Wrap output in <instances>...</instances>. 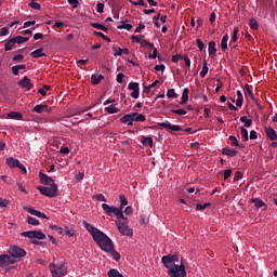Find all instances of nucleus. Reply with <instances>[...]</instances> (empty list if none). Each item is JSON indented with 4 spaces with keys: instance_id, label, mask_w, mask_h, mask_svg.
<instances>
[{
    "instance_id": "obj_1",
    "label": "nucleus",
    "mask_w": 277,
    "mask_h": 277,
    "mask_svg": "<svg viewBox=\"0 0 277 277\" xmlns=\"http://www.w3.org/2000/svg\"><path fill=\"white\" fill-rule=\"evenodd\" d=\"M85 230H88L89 235H91L93 241L96 242L100 249L103 252H109L114 248V241L107 234L103 233L101 229L96 228L92 224L88 223L87 221L82 222Z\"/></svg>"
},
{
    "instance_id": "obj_2",
    "label": "nucleus",
    "mask_w": 277,
    "mask_h": 277,
    "mask_svg": "<svg viewBox=\"0 0 277 277\" xmlns=\"http://www.w3.org/2000/svg\"><path fill=\"white\" fill-rule=\"evenodd\" d=\"M162 264L168 268L167 274L170 277H186L187 271L183 261L179 262L177 254L163 255L161 258Z\"/></svg>"
},
{
    "instance_id": "obj_3",
    "label": "nucleus",
    "mask_w": 277,
    "mask_h": 277,
    "mask_svg": "<svg viewBox=\"0 0 277 277\" xmlns=\"http://www.w3.org/2000/svg\"><path fill=\"white\" fill-rule=\"evenodd\" d=\"M102 209H103L104 213L106 215H108L109 217L115 215L117 217V220H127V217L124 216V211H122V208H118V207L109 206L107 203H103Z\"/></svg>"
},
{
    "instance_id": "obj_4",
    "label": "nucleus",
    "mask_w": 277,
    "mask_h": 277,
    "mask_svg": "<svg viewBox=\"0 0 277 277\" xmlns=\"http://www.w3.org/2000/svg\"><path fill=\"white\" fill-rule=\"evenodd\" d=\"M37 189L42 196H47L48 198H55L57 196V184L55 183L49 186H38Z\"/></svg>"
},
{
    "instance_id": "obj_5",
    "label": "nucleus",
    "mask_w": 277,
    "mask_h": 277,
    "mask_svg": "<svg viewBox=\"0 0 277 277\" xmlns=\"http://www.w3.org/2000/svg\"><path fill=\"white\" fill-rule=\"evenodd\" d=\"M9 254L10 256H12V261H15L14 263H16V261H21V259L27 256V251H25V249L17 247V246H13L9 249Z\"/></svg>"
},
{
    "instance_id": "obj_6",
    "label": "nucleus",
    "mask_w": 277,
    "mask_h": 277,
    "mask_svg": "<svg viewBox=\"0 0 277 277\" xmlns=\"http://www.w3.org/2000/svg\"><path fill=\"white\" fill-rule=\"evenodd\" d=\"M129 219L127 220H118L117 227L121 235L126 237H133V229L129 228Z\"/></svg>"
},
{
    "instance_id": "obj_7",
    "label": "nucleus",
    "mask_w": 277,
    "mask_h": 277,
    "mask_svg": "<svg viewBox=\"0 0 277 277\" xmlns=\"http://www.w3.org/2000/svg\"><path fill=\"white\" fill-rule=\"evenodd\" d=\"M22 237H27L28 239H47V235L40 230H28V232H23Z\"/></svg>"
},
{
    "instance_id": "obj_8",
    "label": "nucleus",
    "mask_w": 277,
    "mask_h": 277,
    "mask_svg": "<svg viewBox=\"0 0 277 277\" xmlns=\"http://www.w3.org/2000/svg\"><path fill=\"white\" fill-rule=\"evenodd\" d=\"M50 272L52 274V277L66 276V269L64 268V265H55V264L51 263Z\"/></svg>"
},
{
    "instance_id": "obj_9",
    "label": "nucleus",
    "mask_w": 277,
    "mask_h": 277,
    "mask_svg": "<svg viewBox=\"0 0 277 277\" xmlns=\"http://www.w3.org/2000/svg\"><path fill=\"white\" fill-rule=\"evenodd\" d=\"M128 90H132L131 93L132 98H140V83L137 82H130L128 85Z\"/></svg>"
},
{
    "instance_id": "obj_10",
    "label": "nucleus",
    "mask_w": 277,
    "mask_h": 277,
    "mask_svg": "<svg viewBox=\"0 0 277 277\" xmlns=\"http://www.w3.org/2000/svg\"><path fill=\"white\" fill-rule=\"evenodd\" d=\"M32 111H35V114H43V111H45V114H51V107L44 104H37L32 108Z\"/></svg>"
},
{
    "instance_id": "obj_11",
    "label": "nucleus",
    "mask_w": 277,
    "mask_h": 277,
    "mask_svg": "<svg viewBox=\"0 0 277 277\" xmlns=\"http://www.w3.org/2000/svg\"><path fill=\"white\" fill-rule=\"evenodd\" d=\"M14 263L15 261L9 254L0 255V267H3V265H14Z\"/></svg>"
},
{
    "instance_id": "obj_12",
    "label": "nucleus",
    "mask_w": 277,
    "mask_h": 277,
    "mask_svg": "<svg viewBox=\"0 0 277 277\" xmlns=\"http://www.w3.org/2000/svg\"><path fill=\"white\" fill-rule=\"evenodd\" d=\"M39 177H40V183H42L43 185H53V183H55V180L52 179L51 176L47 175L45 173L40 172L39 173Z\"/></svg>"
},
{
    "instance_id": "obj_13",
    "label": "nucleus",
    "mask_w": 277,
    "mask_h": 277,
    "mask_svg": "<svg viewBox=\"0 0 277 277\" xmlns=\"http://www.w3.org/2000/svg\"><path fill=\"white\" fill-rule=\"evenodd\" d=\"M159 127H162V129H170V131H181V126L179 124H174L172 126V123H170V121H166V122H160L158 123Z\"/></svg>"
},
{
    "instance_id": "obj_14",
    "label": "nucleus",
    "mask_w": 277,
    "mask_h": 277,
    "mask_svg": "<svg viewBox=\"0 0 277 277\" xmlns=\"http://www.w3.org/2000/svg\"><path fill=\"white\" fill-rule=\"evenodd\" d=\"M26 211L30 213V215H35L36 217H41V220H48L47 214L34 209V208H26Z\"/></svg>"
},
{
    "instance_id": "obj_15",
    "label": "nucleus",
    "mask_w": 277,
    "mask_h": 277,
    "mask_svg": "<svg viewBox=\"0 0 277 277\" xmlns=\"http://www.w3.org/2000/svg\"><path fill=\"white\" fill-rule=\"evenodd\" d=\"M18 87L24 88L25 90H31V80L26 76L18 82Z\"/></svg>"
},
{
    "instance_id": "obj_16",
    "label": "nucleus",
    "mask_w": 277,
    "mask_h": 277,
    "mask_svg": "<svg viewBox=\"0 0 277 277\" xmlns=\"http://www.w3.org/2000/svg\"><path fill=\"white\" fill-rule=\"evenodd\" d=\"M43 51L44 49L42 48L37 49L30 53V57H32V60H38V57H47V54Z\"/></svg>"
},
{
    "instance_id": "obj_17",
    "label": "nucleus",
    "mask_w": 277,
    "mask_h": 277,
    "mask_svg": "<svg viewBox=\"0 0 277 277\" xmlns=\"http://www.w3.org/2000/svg\"><path fill=\"white\" fill-rule=\"evenodd\" d=\"M265 133L267 135V137H269V140H272V142H276L277 140V133L276 130H274V128H265Z\"/></svg>"
},
{
    "instance_id": "obj_18",
    "label": "nucleus",
    "mask_w": 277,
    "mask_h": 277,
    "mask_svg": "<svg viewBox=\"0 0 277 277\" xmlns=\"http://www.w3.org/2000/svg\"><path fill=\"white\" fill-rule=\"evenodd\" d=\"M113 51H114L115 57H120V55H122V53H124V55H129V49H127V48L121 49V48L113 47Z\"/></svg>"
},
{
    "instance_id": "obj_19",
    "label": "nucleus",
    "mask_w": 277,
    "mask_h": 277,
    "mask_svg": "<svg viewBox=\"0 0 277 277\" xmlns=\"http://www.w3.org/2000/svg\"><path fill=\"white\" fill-rule=\"evenodd\" d=\"M132 120L133 122H146V116L140 113H132Z\"/></svg>"
},
{
    "instance_id": "obj_20",
    "label": "nucleus",
    "mask_w": 277,
    "mask_h": 277,
    "mask_svg": "<svg viewBox=\"0 0 277 277\" xmlns=\"http://www.w3.org/2000/svg\"><path fill=\"white\" fill-rule=\"evenodd\" d=\"M120 122L122 124H128V127H133V117L131 114L124 115L121 119Z\"/></svg>"
},
{
    "instance_id": "obj_21",
    "label": "nucleus",
    "mask_w": 277,
    "mask_h": 277,
    "mask_svg": "<svg viewBox=\"0 0 277 277\" xmlns=\"http://www.w3.org/2000/svg\"><path fill=\"white\" fill-rule=\"evenodd\" d=\"M208 53L210 57H215V53H217V49L215 48V41H210L208 45Z\"/></svg>"
},
{
    "instance_id": "obj_22",
    "label": "nucleus",
    "mask_w": 277,
    "mask_h": 277,
    "mask_svg": "<svg viewBox=\"0 0 277 277\" xmlns=\"http://www.w3.org/2000/svg\"><path fill=\"white\" fill-rule=\"evenodd\" d=\"M6 118H9L10 120H23V114L17 111H10L6 115Z\"/></svg>"
},
{
    "instance_id": "obj_23",
    "label": "nucleus",
    "mask_w": 277,
    "mask_h": 277,
    "mask_svg": "<svg viewBox=\"0 0 277 277\" xmlns=\"http://www.w3.org/2000/svg\"><path fill=\"white\" fill-rule=\"evenodd\" d=\"M19 163L21 161L14 157H10L6 159V166H9V168H18Z\"/></svg>"
},
{
    "instance_id": "obj_24",
    "label": "nucleus",
    "mask_w": 277,
    "mask_h": 277,
    "mask_svg": "<svg viewBox=\"0 0 277 277\" xmlns=\"http://www.w3.org/2000/svg\"><path fill=\"white\" fill-rule=\"evenodd\" d=\"M223 155H226L227 157H236L237 150L230 148V147H224L222 150Z\"/></svg>"
},
{
    "instance_id": "obj_25",
    "label": "nucleus",
    "mask_w": 277,
    "mask_h": 277,
    "mask_svg": "<svg viewBox=\"0 0 277 277\" xmlns=\"http://www.w3.org/2000/svg\"><path fill=\"white\" fill-rule=\"evenodd\" d=\"M251 202L255 203V209H262V207L267 209V205H265V202L259 198H251Z\"/></svg>"
},
{
    "instance_id": "obj_26",
    "label": "nucleus",
    "mask_w": 277,
    "mask_h": 277,
    "mask_svg": "<svg viewBox=\"0 0 277 277\" xmlns=\"http://www.w3.org/2000/svg\"><path fill=\"white\" fill-rule=\"evenodd\" d=\"M141 142H142L143 146H148L149 148H153V137L142 136Z\"/></svg>"
},
{
    "instance_id": "obj_27",
    "label": "nucleus",
    "mask_w": 277,
    "mask_h": 277,
    "mask_svg": "<svg viewBox=\"0 0 277 277\" xmlns=\"http://www.w3.org/2000/svg\"><path fill=\"white\" fill-rule=\"evenodd\" d=\"M107 276L108 277H124V275H122L120 273V271L116 269V268H111L107 272Z\"/></svg>"
},
{
    "instance_id": "obj_28",
    "label": "nucleus",
    "mask_w": 277,
    "mask_h": 277,
    "mask_svg": "<svg viewBox=\"0 0 277 277\" xmlns=\"http://www.w3.org/2000/svg\"><path fill=\"white\" fill-rule=\"evenodd\" d=\"M14 47H16V41H14V39H10L4 44V51H12V49H14Z\"/></svg>"
},
{
    "instance_id": "obj_29",
    "label": "nucleus",
    "mask_w": 277,
    "mask_h": 277,
    "mask_svg": "<svg viewBox=\"0 0 277 277\" xmlns=\"http://www.w3.org/2000/svg\"><path fill=\"white\" fill-rule=\"evenodd\" d=\"M13 40L15 41V44H23L25 42H29V37L17 36L13 38Z\"/></svg>"
},
{
    "instance_id": "obj_30",
    "label": "nucleus",
    "mask_w": 277,
    "mask_h": 277,
    "mask_svg": "<svg viewBox=\"0 0 277 277\" xmlns=\"http://www.w3.org/2000/svg\"><path fill=\"white\" fill-rule=\"evenodd\" d=\"M91 81L93 85H98V83L103 81V75H92Z\"/></svg>"
},
{
    "instance_id": "obj_31",
    "label": "nucleus",
    "mask_w": 277,
    "mask_h": 277,
    "mask_svg": "<svg viewBox=\"0 0 277 277\" xmlns=\"http://www.w3.org/2000/svg\"><path fill=\"white\" fill-rule=\"evenodd\" d=\"M189 101V89H184L182 93V105H185Z\"/></svg>"
},
{
    "instance_id": "obj_32",
    "label": "nucleus",
    "mask_w": 277,
    "mask_h": 277,
    "mask_svg": "<svg viewBox=\"0 0 277 277\" xmlns=\"http://www.w3.org/2000/svg\"><path fill=\"white\" fill-rule=\"evenodd\" d=\"M119 200H120L119 209H121V211H122V209H124V207H127L129 205V200L127 199V196H124V195H120Z\"/></svg>"
},
{
    "instance_id": "obj_33",
    "label": "nucleus",
    "mask_w": 277,
    "mask_h": 277,
    "mask_svg": "<svg viewBox=\"0 0 277 277\" xmlns=\"http://www.w3.org/2000/svg\"><path fill=\"white\" fill-rule=\"evenodd\" d=\"M221 49L222 51H226L228 49V35H225L223 38H222V41H221Z\"/></svg>"
},
{
    "instance_id": "obj_34",
    "label": "nucleus",
    "mask_w": 277,
    "mask_h": 277,
    "mask_svg": "<svg viewBox=\"0 0 277 277\" xmlns=\"http://www.w3.org/2000/svg\"><path fill=\"white\" fill-rule=\"evenodd\" d=\"M106 252H109L110 256H113V259L115 261H120V253H118V251H116L114 245H113V249L110 251H106Z\"/></svg>"
},
{
    "instance_id": "obj_35",
    "label": "nucleus",
    "mask_w": 277,
    "mask_h": 277,
    "mask_svg": "<svg viewBox=\"0 0 277 277\" xmlns=\"http://www.w3.org/2000/svg\"><path fill=\"white\" fill-rule=\"evenodd\" d=\"M105 111H107V114H118L120 108H117L114 104H111L105 108Z\"/></svg>"
},
{
    "instance_id": "obj_36",
    "label": "nucleus",
    "mask_w": 277,
    "mask_h": 277,
    "mask_svg": "<svg viewBox=\"0 0 277 277\" xmlns=\"http://www.w3.org/2000/svg\"><path fill=\"white\" fill-rule=\"evenodd\" d=\"M209 75V66H207V61L203 62L202 70L200 71L201 79H205Z\"/></svg>"
},
{
    "instance_id": "obj_37",
    "label": "nucleus",
    "mask_w": 277,
    "mask_h": 277,
    "mask_svg": "<svg viewBox=\"0 0 277 277\" xmlns=\"http://www.w3.org/2000/svg\"><path fill=\"white\" fill-rule=\"evenodd\" d=\"M240 122H243L247 129H249V127H252V119H248L247 116L240 117Z\"/></svg>"
},
{
    "instance_id": "obj_38",
    "label": "nucleus",
    "mask_w": 277,
    "mask_h": 277,
    "mask_svg": "<svg viewBox=\"0 0 277 277\" xmlns=\"http://www.w3.org/2000/svg\"><path fill=\"white\" fill-rule=\"evenodd\" d=\"M91 27H94V29H101V31H107V27L101 23H91Z\"/></svg>"
},
{
    "instance_id": "obj_39",
    "label": "nucleus",
    "mask_w": 277,
    "mask_h": 277,
    "mask_svg": "<svg viewBox=\"0 0 277 277\" xmlns=\"http://www.w3.org/2000/svg\"><path fill=\"white\" fill-rule=\"evenodd\" d=\"M10 207V200L0 197V209H8Z\"/></svg>"
},
{
    "instance_id": "obj_40",
    "label": "nucleus",
    "mask_w": 277,
    "mask_h": 277,
    "mask_svg": "<svg viewBox=\"0 0 277 277\" xmlns=\"http://www.w3.org/2000/svg\"><path fill=\"white\" fill-rule=\"evenodd\" d=\"M117 29H127V31H131V29H133V25L122 22V24L119 25Z\"/></svg>"
},
{
    "instance_id": "obj_41",
    "label": "nucleus",
    "mask_w": 277,
    "mask_h": 277,
    "mask_svg": "<svg viewBox=\"0 0 277 277\" xmlns=\"http://www.w3.org/2000/svg\"><path fill=\"white\" fill-rule=\"evenodd\" d=\"M51 90V87L44 84L41 89L38 90V93L41 94V96H47V92Z\"/></svg>"
},
{
    "instance_id": "obj_42",
    "label": "nucleus",
    "mask_w": 277,
    "mask_h": 277,
    "mask_svg": "<svg viewBox=\"0 0 277 277\" xmlns=\"http://www.w3.org/2000/svg\"><path fill=\"white\" fill-rule=\"evenodd\" d=\"M171 114H174L175 116H185L187 114V110L181 108V109H172Z\"/></svg>"
},
{
    "instance_id": "obj_43",
    "label": "nucleus",
    "mask_w": 277,
    "mask_h": 277,
    "mask_svg": "<svg viewBox=\"0 0 277 277\" xmlns=\"http://www.w3.org/2000/svg\"><path fill=\"white\" fill-rule=\"evenodd\" d=\"M168 98H176L179 94H176V91L174 89H169L167 91Z\"/></svg>"
},
{
    "instance_id": "obj_44",
    "label": "nucleus",
    "mask_w": 277,
    "mask_h": 277,
    "mask_svg": "<svg viewBox=\"0 0 277 277\" xmlns=\"http://www.w3.org/2000/svg\"><path fill=\"white\" fill-rule=\"evenodd\" d=\"M27 222L28 224H31V226H38L40 224V221L34 216H28Z\"/></svg>"
},
{
    "instance_id": "obj_45",
    "label": "nucleus",
    "mask_w": 277,
    "mask_h": 277,
    "mask_svg": "<svg viewBox=\"0 0 277 277\" xmlns=\"http://www.w3.org/2000/svg\"><path fill=\"white\" fill-rule=\"evenodd\" d=\"M94 200H97L98 202H107V198H105V195L97 194L93 196Z\"/></svg>"
},
{
    "instance_id": "obj_46",
    "label": "nucleus",
    "mask_w": 277,
    "mask_h": 277,
    "mask_svg": "<svg viewBox=\"0 0 277 277\" xmlns=\"http://www.w3.org/2000/svg\"><path fill=\"white\" fill-rule=\"evenodd\" d=\"M240 135L245 142H248V130L245 127L240 128Z\"/></svg>"
},
{
    "instance_id": "obj_47",
    "label": "nucleus",
    "mask_w": 277,
    "mask_h": 277,
    "mask_svg": "<svg viewBox=\"0 0 277 277\" xmlns=\"http://www.w3.org/2000/svg\"><path fill=\"white\" fill-rule=\"evenodd\" d=\"M245 94L246 96H250V98H254V94L252 93V90H250V85L245 84Z\"/></svg>"
},
{
    "instance_id": "obj_48",
    "label": "nucleus",
    "mask_w": 277,
    "mask_h": 277,
    "mask_svg": "<svg viewBox=\"0 0 277 277\" xmlns=\"http://www.w3.org/2000/svg\"><path fill=\"white\" fill-rule=\"evenodd\" d=\"M207 207H211L210 202H206V203H198L196 206L197 211H203V209H207Z\"/></svg>"
},
{
    "instance_id": "obj_49",
    "label": "nucleus",
    "mask_w": 277,
    "mask_h": 277,
    "mask_svg": "<svg viewBox=\"0 0 277 277\" xmlns=\"http://www.w3.org/2000/svg\"><path fill=\"white\" fill-rule=\"evenodd\" d=\"M51 230H57L58 235H64V228L57 226V225H50Z\"/></svg>"
},
{
    "instance_id": "obj_50",
    "label": "nucleus",
    "mask_w": 277,
    "mask_h": 277,
    "mask_svg": "<svg viewBox=\"0 0 277 277\" xmlns=\"http://www.w3.org/2000/svg\"><path fill=\"white\" fill-rule=\"evenodd\" d=\"M239 35V28L235 27L233 31L232 42H237L239 38L237 37Z\"/></svg>"
},
{
    "instance_id": "obj_51",
    "label": "nucleus",
    "mask_w": 277,
    "mask_h": 277,
    "mask_svg": "<svg viewBox=\"0 0 277 277\" xmlns=\"http://www.w3.org/2000/svg\"><path fill=\"white\" fill-rule=\"evenodd\" d=\"M249 26L251 29H259V22H256V19H250Z\"/></svg>"
},
{
    "instance_id": "obj_52",
    "label": "nucleus",
    "mask_w": 277,
    "mask_h": 277,
    "mask_svg": "<svg viewBox=\"0 0 277 277\" xmlns=\"http://www.w3.org/2000/svg\"><path fill=\"white\" fill-rule=\"evenodd\" d=\"M230 174H233V170L226 169V170L224 171V173H223V179H224V181H227V179L230 177Z\"/></svg>"
},
{
    "instance_id": "obj_53",
    "label": "nucleus",
    "mask_w": 277,
    "mask_h": 277,
    "mask_svg": "<svg viewBox=\"0 0 277 277\" xmlns=\"http://www.w3.org/2000/svg\"><path fill=\"white\" fill-rule=\"evenodd\" d=\"M196 42L199 51H202L205 49V41H202V39H197Z\"/></svg>"
},
{
    "instance_id": "obj_54",
    "label": "nucleus",
    "mask_w": 277,
    "mask_h": 277,
    "mask_svg": "<svg viewBox=\"0 0 277 277\" xmlns=\"http://www.w3.org/2000/svg\"><path fill=\"white\" fill-rule=\"evenodd\" d=\"M229 141L232 142L233 146H239V141L237 140V136L230 135Z\"/></svg>"
},
{
    "instance_id": "obj_55",
    "label": "nucleus",
    "mask_w": 277,
    "mask_h": 277,
    "mask_svg": "<svg viewBox=\"0 0 277 277\" xmlns=\"http://www.w3.org/2000/svg\"><path fill=\"white\" fill-rule=\"evenodd\" d=\"M69 5H71V8L77 9L79 8V0H67Z\"/></svg>"
},
{
    "instance_id": "obj_56",
    "label": "nucleus",
    "mask_w": 277,
    "mask_h": 277,
    "mask_svg": "<svg viewBox=\"0 0 277 277\" xmlns=\"http://www.w3.org/2000/svg\"><path fill=\"white\" fill-rule=\"evenodd\" d=\"M159 18H161V14H158L157 16H155L154 18H153V23H154V25L156 26V27H161V25H159Z\"/></svg>"
},
{
    "instance_id": "obj_57",
    "label": "nucleus",
    "mask_w": 277,
    "mask_h": 277,
    "mask_svg": "<svg viewBox=\"0 0 277 277\" xmlns=\"http://www.w3.org/2000/svg\"><path fill=\"white\" fill-rule=\"evenodd\" d=\"M9 35H10V30L8 29V27H3L0 29L1 37L9 36Z\"/></svg>"
},
{
    "instance_id": "obj_58",
    "label": "nucleus",
    "mask_w": 277,
    "mask_h": 277,
    "mask_svg": "<svg viewBox=\"0 0 277 277\" xmlns=\"http://www.w3.org/2000/svg\"><path fill=\"white\" fill-rule=\"evenodd\" d=\"M104 10H105V4H103L102 2H98L97 3V13L103 14Z\"/></svg>"
},
{
    "instance_id": "obj_59",
    "label": "nucleus",
    "mask_w": 277,
    "mask_h": 277,
    "mask_svg": "<svg viewBox=\"0 0 277 277\" xmlns=\"http://www.w3.org/2000/svg\"><path fill=\"white\" fill-rule=\"evenodd\" d=\"M16 185H17L19 192H22V194H27V189L25 188V186H23V184L21 182H16Z\"/></svg>"
},
{
    "instance_id": "obj_60",
    "label": "nucleus",
    "mask_w": 277,
    "mask_h": 277,
    "mask_svg": "<svg viewBox=\"0 0 277 277\" xmlns=\"http://www.w3.org/2000/svg\"><path fill=\"white\" fill-rule=\"evenodd\" d=\"M141 44H142V47H150V49H155V44H153L146 40H142Z\"/></svg>"
},
{
    "instance_id": "obj_61",
    "label": "nucleus",
    "mask_w": 277,
    "mask_h": 277,
    "mask_svg": "<svg viewBox=\"0 0 277 277\" xmlns=\"http://www.w3.org/2000/svg\"><path fill=\"white\" fill-rule=\"evenodd\" d=\"M60 153H61L62 155H70V149L65 146V147H62V148L60 149Z\"/></svg>"
},
{
    "instance_id": "obj_62",
    "label": "nucleus",
    "mask_w": 277,
    "mask_h": 277,
    "mask_svg": "<svg viewBox=\"0 0 277 277\" xmlns=\"http://www.w3.org/2000/svg\"><path fill=\"white\" fill-rule=\"evenodd\" d=\"M65 235H67V237H75L76 232L72 228L71 229H66Z\"/></svg>"
},
{
    "instance_id": "obj_63",
    "label": "nucleus",
    "mask_w": 277,
    "mask_h": 277,
    "mask_svg": "<svg viewBox=\"0 0 277 277\" xmlns=\"http://www.w3.org/2000/svg\"><path fill=\"white\" fill-rule=\"evenodd\" d=\"M126 215H133V208L131 206L124 209Z\"/></svg>"
},
{
    "instance_id": "obj_64",
    "label": "nucleus",
    "mask_w": 277,
    "mask_h": 277,
    "mask_svg": "<svg viewBox=\"0 0 277 277\" xmlns=\"http://www.w3.org/2000/svg\"><path fill=\"white\" fill-rule=\"evenodd\" d=\"M132 5H146L144 0H138V1H130Z\"/></svg>"
}]
</instances>
